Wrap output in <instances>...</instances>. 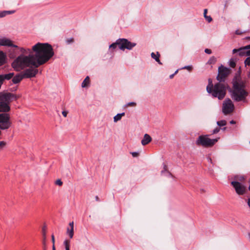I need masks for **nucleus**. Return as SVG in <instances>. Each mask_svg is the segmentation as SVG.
<instances>
[{
  "label": "nucleus",
  "mask_w": 250,
  "mask_h": 250,
  "mask_svg": "<svg viewBox=\"0 0 250 250\" xmlns=\"http://www.w3.org/2000/svg\"><path fill=\"white\" fill-rule=\"evenodd\" d=\"M21 97V95H17L9 92H0V101L9 104L14 100H16Z\"/></svg>",
  "instance_id": "nucleus-7"
},
{
  "label": "nucleus",
  "mask_w": 250,
  "mask_h": 250,
  "mask_svg": "<svg viewBox=\"0 0 250 250\" xmlns=\"http://www.w3.org/2000/svg\"><path fill=\"white\" fill-rule=\"evenodd\" d=\"M65 250H69V248H66Z\"/></svg>",
  "instance_id": "nucleus-57"
},
{
  "label": "nucleus",
  "mask_w": 250,
  "mask_h": 250,
  "mask_svg": "<svg viewBox=\"0 0 250 250\" xmlns=\"http://www.w3.org/2000/svg\"><path fill=\"white\" fill-rule=\"evenodd\" d=\"M136 45V43L131 42L126 39H119L115 42L109 45V49L114 50L118 45L119 49L122 50H124L125 49L131 50Z\"/></svg>",
  "instance_id": "nucleus-4"
},
{
  "label": "nucleus",
  "mask_w": 250,
  "mask_h": 250,
  "mask_svg": "<svg viewBox=\"0 0 250 250\" xmlns=\"http://www.w3.org/2000/svg\"><path fill=\"white\" fill-rule=\"evenodd\" d=\"M234 109V104L229 99H226L223 104L222 111L224 114L227 115L232 112Z\"/></svg>",
  "instance_id": "nucleus-9"
},
{
  "label": "nucleus",
  "mask_w": 250,
  "mask_h": 250,
  "mask_svg": "<svg viewBox=\"0 0 250 250\" xmlns=\"http://www.w3.org/2000/svg\"><path fill=\"white\" fill-rule=\"evenodd\" d=\"M205 52L208 54H210L211 53V50L209 49H205Z\"/></svg>",
  "instance_id": "nucleus-39"
},
{
  "label": "nucleus",
  "mask_w": 250,
  "mask_h": 250,
  "mask_svg": "<svg viewBox=\"0 0 250 250\" xmlns=\"http://www.w3.org/2000/svg\"><path fill=\"white\" fill-rule=\"evenodd\" d=\"M246 52L245 49H244V47H240L238 49H234L232 50V52L233 54L236 53H238V54L240 56H247Z\"/></svg>",
  "instance_id": "nucleus-14"
},
{
  "label": "nucleus",
  "mask_w": 250,
  "mask_h": 250,
  "mask_svg": "<svg viewBox=\"0 0 250 250\" xmlns=\"http://www.w3.org/2000/svg\"><path fill=\"white\" fill-rule=\"evenodd\" d=\"M228 84L225 83L218 82L213 85L210 79H208V84L207 86V91L213 97L217 98L221 100L223 99L226 94Z\"/></svg>",
  "instance_id": "nucleus-3"
},
{
  "label": "nucleus",
  "mask_w": 250,
  "mask_h": 250,
  "mask_svg": "<svg viewBox=\"0 0 250 250\" xmlns=\"http://www.w3.org/2000/svg\"><path fill=\"white\" fill-rule=\"evenodd\" d=\"M248 77H250V72H249V74H248Z\"/></svg>",
  "instance_id": "nucleus-56"
},
{
  "label": "nucleus",
  "mask_w": 250,
  "mask_h": 250,
  "mask_svg": "<svg viewBox=\"0 0 250 250\" xmlns=\"http://www.w3.org/2000/svg\"><path fill=\"white\" fill-rule=\"evenodd\" d=\"M220 130V128L219 127H216L214 129L212 130V134H216L219 132Z\"/></svg>",
  "instance_id": "nucleus-30"
},
{
  "label": "nucleus",
  "mask_w": 250,
  "mask_h": 250,
  "mask_svg": "<svg viewBox=\"0 0 250 250\" xmlns=\"http://www.w3.org/2000/svg\"><path fill=\"white\" fill-rule=\"evenodd\" d=\"M163 165H164V170H163L161 171L162 174H163L164 172V171H166L167 170V166L165 164H163Z\"/></svg>",
  "instance_id": "nucleus-41"
},
{
  "label": "nucleus",
  "mask_w": 250,
  "mask_h": 250,
  "mask_svg": "<svg viewBox=\"0 0 250 250\" xmlns=\"http://www.w3.org/2000/svg\"><path fill=\"white\" fill-rule=\"evenodd\" d=\"M67 114L68 112L67 111H63L62 112V114L64 117H66L67 116Z\"/></svg>",
  "instance_id": "nucleus-42"
},
{
  "label": "nucleus",
  "mask_w": 250,
  "mask_h": 250,
  "mask_svg": "<svg viewBox=\"0 0 250 250\" xmlns=\"http://www.w3.org/2000/svg\"><path fill=\"white\" fill-rule=\"evenodd\" d=\"M52 250H56L55 246L54 245H52Z\"/></svg>",
  "instance_id": "nucleus-54"
},
{
  "label": "nucleus",
  "mask_w": 250,
  "mask_h": 250,
  "mask_svg": "<svg viewBox=\"0 0 250 250\" xmlns=\"http://www.w3.org/2000/svg\"><path fill=\"white\" fill-rule=\"evenodd\" d=\"M32 50L34 54H21L13 62L11 65L15 70L19 71L30 66L38 67L48 62L54 54L52 46L48 43L38 42L32 46Z\"/></svg>",
  "instance_id": "nucleus-1"
},
{
  "label": "nucleus",
  "mask_w": 250,
  "mask_h": 250,
  "mask_svg": "<svg viewBox=\"0 0 250 250\" xmlns=\"http://www.w3.org/2000/svg\"><path fill=\"white\" fill-rule=\"evenodd\" d=\"M156 59H156V60H155V61H156L157 62H158V63H159V64H162V62H160V59H159V57H157Z\"/></svg>",
  "instance_id": "nucleus-46"
},
{
  "label": "nucleus",
  "mask_w": 250,
  "mask_h": 250,
  "mask_svg": "<svg viewBox=\"0 0 250 250\" xmlns=\"http://www.w3.org/2000/svg\"><path fill=\"white\" fill-rule=\"evenodd\" d=\"M10 107L8 103L0 101V112H3V113H6L9 111Z\"/></svg>",
  "instance_id": "nucleus-13"
},
{
  "label": "nucleus",
  "mask_w": 250,
  "mask_h": 250,
  "mask_svg": "<svg viewBox=\"0 0 250 250\" xmlns=\"http://www.w3.org/2000/svg\"><path fill=\"white\" fill-rule=\"evenodd\" d=\"M5 54L2 51H0V66L3 65L5 62Z\"/></svg>",
  "instance_id": "nucleus-17"
},
{
  "label": "nucleus",
  "mask_w": 250,
  "mask_h": 250,
  "mask_svg": "<svg viewBox=\"0 0 250 250\" xmlns=\"http://www.w3.org/2000/svg\"><path fill=\"white\" fill-rule=\"evenodd\" d=\"M168 172V173L169 175H171V173H169V172Z\"/></svg>",
  "instance_id": "nucleus-62"
},
{
  "label": "nucleus",
  "mask_w": 250,
  "mask_h": 250,
  "mask_svg": "<svg viewBox=\"0 0 250 250\" xmlns=\"http://www.w3.org/2000/svg\"><path fill=\"white\" fill-rule=\"evenodd\" d=\"M205 18L206 19V20L208 22H210L212 21V19L211 18V17L210 16H205Z\"/></svg>",
  "instance_id": "nucleus-35"
},
{
  "label": "nucleus",
  "mask_w": 250,
  "mask_h": 250,
  "mask_svg": "<svg viewBox=\"0 0 250 250\" xmlns=\"http://www.w3.org/2000/svg\"><path fill=\"white\" fill-rule=\"evenodd\" d=\"M215 59L214 58V57H212V58H211V59H210L209 61H210V62H211V61H212V60L215 61Z\"/></svg>",
  "instance_id": "nucleus-51"
},
{
  "label": "nucleus",
  "mask_w": 250,
  "mask_h": 250,
  "mask_svg": "<svg viewBox=\"0 0 250 250\" xmlns=\"http://www.w3.org/2000/svg\"><path fill=\"white\" fill-rule=\"evenodd\" d=\"M244 64L246 67L250 66V57H247L244 61Z\"/></svg>",
  "instance_id": "nucleus-27"
},
{
  "label": "nucleus",
  "mask_w": 250,
  "mask_h": 250,
  "mask_svg": "<svg viewBox=\"0 0 250 250\" xmlns=\"http://www.w3.org/2000/svg\"><path fill=\"white\" fill-rule=\"evenodd\" d=\"M248 204L249 207L250 208V198H249L248 200Z\"/></svg>",
  "instance_id": "nucleus-50"
},
{
  "label": "nucleus",
  "mask_w": 250,
  "mask_h": 250,
  "mask_svg": "<svg viewBox=\"0 0 250 250\" xmlns=\"http://www.w3.org/2000/svg\"><path fill=\"white\" fill-rule=\"evenodd\" d=\"M229 66L230 67H231L232 68H234L235 67L236 62H235V61L233 59H231L229 60Z\"/></svg>",
  "instance_id": "nucleus-26"
},
{
  "label": "nucleus",
  "mask_w": 250,
  "mask_h": 250,
  "mask_svg": "<svg viewBox=\"0 0 250 250\" xmlns=\"http://www.w3.org/2000/svg\"><path fill=\"white\" fill-rule=\"evenodd\" d=\"M183 69H187V70H188L189 71H190L192 69V66L190 65L185 66L183 68Z\"/></svg>",
  "instance_id": "nucleus-36"
},
{
  "label": "nucleus",
  "mask_w": 250,
  "mask_h": 250,
  "mask_svg": "<svg viewBox=\"0 0 250 250\" xmlns=\"http://www.w3.org/2000/svg\"><path fill=\"white\" fill-rule=\"evenodd\" d=\"M178 72V70H177L175 72H174V75L176 74Z\"/></svg>",
  "instance_id": "nucleus-55"
},
{
  "label": "nucleus",
  "mask_w": 250,
  "mask_h": 250,
  "mask_svg": "<svg viewBox=\"0 0 250 250\" xmlns=\"http://www.w3.org/2000/svg\"><path fill=\"white\" fill-rule=\"evenodd\" d=\"M233 89L231 91V98L236 102L242 101L245 100L248 93L245 89L246 81L240 78H235L233 80Z\"/></svg>",
  "instance_id": "nucleus-2"
},
{
  "label": "nucleus",
  "mask_w": 250,
  "mask_h": 250,
  "mask_svg": "<svg viewBox=\"0 0 250 250\" xmlns=\"http://www.w3.org/2000/svg\"><path fill=\"white\" fill-rule=\"evenodd\" d=\"M246 39H250V37H247Z\"/></svg>",
  "instance_id": "nucleus-58"
},
{
  "label": "nucleus",
  "mask_w": 250,
  "mask_h": 250,
  "mask_svg": "<svg viewBox=\"0 0 250 250\" xmlns=\"http://www.w3.org/2000/svg\"><path fill=\"white\" fill-rule=\"evenodd\" d=\"M227 124V122L225 120H221L220 121L217 122V125L219 126H225Z\"/></svg>",
  "instance_id": "nucleus-24"
},
{
  "label": "nucleus",
  "mask_w": 250,
  "mask_h": 250,
  "mask_svg": "<svg viewBox=\"0 0 250 250\" xmlns=\"http://www.w3.org/2000/svg\"><path fill=\"white\" fill-rule=\"evenodd\" d=\"M136 105V104L135 103V102H129V103H128L125 106H134Z\"/></svg>",
  "instance_id": "nucleus-32"
},
{
  "label": "nucleus",
  "mask_w": 250,
  "mask_h": 250,
  "mask_svg": "<svg viewBox=\"0 0 250 250\" xmlns=\"http://www.w3.org/2000/svg\"><path fill=\"white\" fill-rule=\"evenodd\" d=\"M43 239L42 240V244L43 245V250H46V236H45V232H43Z\"/></svg>",
  "instance_id": "nucleus-25"
},
{
  "label": "nucleus",
  "mask_w": 250,
  "mask_h": 250,
  "mask_svg": "<svg viewBox=\"0 0 250 250\" xmlns=\"http://www.w3.org/2000/svg\"><path fill=\"white\" fill-rule=\"evenodd\" d=\"M230 124H235V122L233 120H231L230 122Z\"/></svg>",
  "instance_id": "nucleus-49"
},
{
  "label": "nucleus",
  "mask_w": 250,
  "mask_h": 250,
  "mask_svg": "<svg viewBox=\"0 0 250 250\" xmlns=\"http://www.w3.org/2000/svg\"><path fill=\"white\" fill-rule=\"evenodd\" d=\"M20 51L21 52L22 54H23V55H25V54H27L28 53H29V54H32L31 53H32V50H31L29 48L25 49L24 48L21 47V48H20Z\"/></svg>",
  "instance_id": "nucleus-22"
},
{
  "label": "nucleus",
  "mask_w": 250,
  "mask_h": 250,
  "mask_svg": "<svg viewBox=\"0 0 250 250\" xmlns=\"http://www.w3.org/2000/svg\"><path fill=\"white\" fill-rule=\"evenodd\" d=\"M244 49H246V50H250V44L249 45H247L246 46H244Z\"/></svg>",
  "instance_id": "nucleus-43"
},
{
  "label": "nucleus",
  "mask_w": 250,
  "mask_h": 250,
  "mask_svg": "<svg viewBox=\"0 0 250 250\" xmlns=\"http://www.w3.org/2000/svg\"><path fill=\"white\" fill-rule=\"evenodd\" d=\"M131 153L133 157H137L139 155V153L137 152H132Z\"/></svg>",
  "instance_id": "nucleus-38"
},
{
  "label": "nucleus",
  "mask_w": 250,
  "mask_h": 250,
  "mask_svg": "<svg viewBox=\"0 0 250 250\" xmlns=\"http://www.w3.org/2000/svg\"><path fill=\"white\" fill-rule=\"evenodd\" d=\"M226 127H224L222 129H223V130H225V129H226Z\"/></svg>",
  "instance_id": "nucleus-59"
},
{
  "label": "nucleus",
  "mask_w": 250,
  "mask_h": 250,
  "mask_svg": "<svg viewBox=\"0 0 250 250\" xmlns=\"http://www.w3.org/2000/svg\"><path fill=\"white\" fill-rule=\"evenodd\" d=\"M152 140L150 136L147 134L144 135V138L141 141V144L143 146H146L150 143Z\"/></svg>",
  "instance_id": "nucleus-15"
},
{
  "label": "nucleus",
  "mask_w": 250,
  "mask_h": 250,
  "mask_svg": "<svg viewBox=\"0 0 250 250\" xmlns=\"http://www.w3.org/2000/svg\"><path fill=\"white\" fill-rule=\"evenodd\" d=\"M69 225L70 226V228L74 229V222H70L69 224Z\"/></svg>",
  "instance_id": "nucleus-44"
},
{
  "label": "nucleus",
  "mask_w": 250,
  "mask_h": 250,
  "mask_svg": "<svg viewBox=\"0 0 250 250\" xmlns=\"http://www.w3.org/2000/svg\"><path fill=\"white\" fill-rule=\"evenodd\" d=\"M95 199H96V201H99V197H98V196H96L95 197Z\"/></svg>",
  "instance_id": "nucleus-53"
},
{
  "label": "nucleus",
  "mask_w": 250,
  "mask_h": 250,
  "mask_svg": "<svg viewBox=\"0 0 250 250\" xmlns=\"http://www.w3.org/2000/svg\"><path fill=\"white\" fill-rule=\"evenodd\" d=\"M246 55L247 56L250 57V49L249 50H247Z\"/></svg>",
  "instance_id": "nucleus-47"
},
{
  "label": "nucleus",
  "mask_w": 250,
  "mask_h": 250,
  "mask_svg": "<svg viewBox=\"0 0 250 250\" xmlns=\"http://www.w3.org/2000/svg\"><path fill=\"white\" fill-rule=\"evenodd\" d=\"M55 184L57 185L61 186L62 185V182L60 179H58L56 181Z\"/></svg>",
  "instance_id": "nucleus-34"
},
{
  "label": "nucleus",
  "mask_w": 250,
  "mask_h": 250,
  "mask_svg": "<svg viewBox=\"0 0 250 250\" xmlns=\"http://www.w3.org/2000/svg\"><path fill=\"white\" fill-rule=\"evenodd\" d=\"M65 42L67 44H70L74 42V39L73 38H68L65 40Z\"/></svg>",
  "instance_id": "nucleus-28"
},
{
  "label": "nucleus",
  "mask_w": 250,
  "mask_h": 250,
  "mask_svg": "<svg viewBox=\"0 0 250 250\" xmlns=\"http://www.w3.org/2000/svg\"><path fill=\"white\" fill-rule=\"evenodd\" d=\"M63 244L65 246V248H69V241L68 240H65L64 241Z\"/></svg>",
  "instance_id": "nucleus-33"
},
{
  "label": "nucleus",
  "mask_w": 250,
  "mask_h": 250,
  "mask_svg": "<svg viewBox=\"0 0 250 250\" xmlns=\"http://www.w3.org/2000/svg\"><path fill=\"white\" fill-rule=\"evenodd\" d=\"M15 12V10L3 11L0 12V18H3L8 14H12Z\"/></svg>",
  "instance_id": "nucleus-18"
},
{
  "label": "nucleus",
  "mask_w": 250,
  "mask_h": 250,
  "mask_svg": "<svg viewBox=\"0 0 250 250\" xmlns=\"http://www.w3.org/2000/svg\"><path fill=\"white\" fill-rule=\"evenodd\" d=\"M208 159H209V160L210 161H211V159H210V158H208Z\"/></svg>",
  "instance_id": "nucleus-61"
},
{
  "label": "nucleus",
  "mask_w": 250,
  "mask_h": 250,
  "mask_svg": "<svg viewBox=\"0 0 250 250\" xmlns=\"http://www.w3.org/2000/svg\"><path fill=\"white\" fill-rule=\"evenodd\" d=\"M12 125L10 121V116L8 113L0 114V129L1 130H7Z\"/></svg>",
  "instance_id": "nucleus-6"
},
{
  "label": "nucleus",
  "mask_w": 250,
  "mask_h": 250,
  "mask_svg": "<svg viewBox=\"0 0 250 250\" xmlns=\"http://www.w3.org/2000/svg\"><path fill=\"white\" fill-rule=\"evenodd\" d=\"M51 240H52V242L53 243V245H54V246H55V237H54V235L53 234H52L51 235Z\"/></svg>",
  "instance_id": "nucleus-40"
},
{
  "label": "nucleus",
  "mask_w": 250,
  "mask_h": 250,
  "mask_svg": "<svg viewBox=\"0 0 250 250\" xmlns=\"http://www.w3.org/2000/svg\"><path fill=\"white\" fill-rule=\"evenodd\" d=\"M174 76V74H172L170 75L169 76L170 79H172L173 77Z\"/></svg>",
  "instance_id": "nucleus-52"
},
{
  "label": "nucleus",
  "mask_w": 250,
  "mask_h": 250,
  "mask_svg": "<svg viewBox=\"0 0 250 250\" xmlns=\"http://www.w3.org/2000/svg\"><path fill=\"white\" fill-rule=\"evenodd\" d=\"M231 185L234 188L236 192L238 195H243L245 193L246 188L244 185L237 181H232Z\"/></svg>",
  "instance_id": "nucleus-10"
},
{
  "label": "nucleus",
  "mask_w": 250,
  "mask_h": 250,
  "mask_svg": "<svg viewBox=\"0 0 250 250\" xmlns=\"http://www.w3.org/2000/svg\"><path fill=\"white\" fill-rule=\"evenodd\" d=\"M1 75L3 79V81L5 80H9L14 76V73H9L8 74Z\"/></svg>",
  "instance_id": "nucleus-21"
},
{
  "label": "nucleus",
  "mask_w": 250,
  "mask_h": 250,
  "mask_svg": "<svg viewBox=\"0 0 250 250\" xmlns=\"http://www.w3.org/2000/svg\"><path fill=\"white\" fill-rule=\"evenodd\" d=\"M207 9H204V17H205V16H207Z\"/></svg>",
  "instance_id": "nucleus-48"
},
{
  "label": "nucleus",
  "mask_w": 250,
  "mask_h": 250,
  "mask_svg": "<svg viewBox=\"0 0 250 250\" xmlns=\"http://www.w3.org/2000/svg\"><path fill=\"white\" fill-rule=\"evenodd\" d=\"M156 59H156V60H155V61H156L157 62H158V63H159V64H162V62H160V59H159V57H157Z\"/></svg>",
  "instance_id": "nucleus-45"
},
{
  "label": "nucleus",
  "mask_w": 250,
  "mask_h": 250,
  "mask_svg": "<svg viewBox=\"0 0 250 250\" xmlns=\"http://www.w3.org/2000/svg\"><path fill=\"white\" fill-rule=\"evenodd\" d=\"M90 83V80L89 77L88 76H87L85 79L83 80L82 83V87H86L88 86Z\"/></svg>",
  "instance_id": "nucleus-20"
},
{
  "label": "nucleus",
  "mask_w": 250,
  "mask_h": 250,
  "mask_svg": "<svg viewBox=\"0 0 250 250\" xmlns=\"http://www.w3.org/2000/svg\"><path fill=\"white\" fill-rule=\"evenodd\" d=\"M245 32H243L242 31H240V30H236L235 31V34H237V35H241L243 33H245Z\"/></svg>",
  "instance_id": "nucleus-37"
},
{
  "label": "nucleus",
  "mask_w": 250,
  "mask_h": 250,
  "mask_svg": "<svg viewBox=\"0 0 250 250\" xmlns=\"http://www.w3.org/2000/svg\"><path fill=\"white\" fill-rule=\"evenodd\" d=\"M23 79H24L22 73L16 75L12 79V82L16 84L20 83Z\"/></svg>",
  "instance_id": "nucleus-16"
},
{
  "label": "nucleus",
  "mask_w": 250,
  "mask_h": 250,
  "mask_svg": "<svg viewBox=\"0 0 250 250\" xmlns=\"http://www.w3.org/2000/svg\"><path fill=\"white\" fill-rule=\"evenodd\" d=\"M0 46L12 47L17 48H18V46L17 45L13 44V42L10 39L6 37H2L0 38Z\"/></svg>",
  "instance_id": "nucleus-12"
},
{
  "label": "nucleus",
  "mask_w": 250,
  "mask_h": 250,
  "mask_svg": "<svg viewBox=\"0 0 250 250\" xmlns=\"http://www.w3.org/2000/svg\"><path fill=\"white\" fill-rule=\"evenodd\" d=\"M6 143L4 141L0 142V150H1L5 146Z\"/></svg>",
  "instance_id": "nucleus-31"
},
{
  "label": "nucleus",
  "mask_w": 250,
  "mask_h": 250,
  "mask_svg": "<svg viewBox=\"0 0 250 250\" xmlns=\"http://www.w3.org/2000/svg\"><path fill=\"white\" fill-rule=\"evenodd\" d=\"M229 73V69L221 66L218 68V74L217 76V80L220 83H225L226 77Z\"/></svg>",
  "instance_id": "nucleus-8"
},
{
  "label": "nucleus",
  "mask_w": 250,
  "mask_h": 250,
  "mask_svg": "<svg viewBox=\"0 0 250 250\" xmlns=\"http://www.w3.org/2000/svg\"><path fill=\"white\" fill-rule=\"evenodd\" d=\"M66 233L68 235L70 238H72L74 235V229L68 228L67 229Z\"/></svg>",
  "instance_id": "nucleus-23"
},
{
  "label": "nucleus",
  "mask_w": 250,
  "mask_h": 250,
  "mask_svg": "<svg viewBox=\"0 0 250 250\" xmlns=\"http://www.w3.org/2000/svg\"><path fill=\"white\" fill-rule=\"evenodd\" d=\"M217 141L218 139H211L208 138V135H200L197 139L196 144L207 147L213 146Z\"/></svg>",
  "instance_id": "nucleus-5"
},
{
  "label": "nucleus",
  "mask_w": 250,
  "mask_h": 250,
  "mask_svg": "<svg viewBox=\"0 0 250 250\" xmlns=\"http://www.w3.org/2000/svg\"><path fill=\"white\" fill-rule=\"evenodd\" d=\"M37 67L29 68L23 70L21 73L24 78H31L35 77L38 73Z\"/></svg>",
  "instance_id": "nucleus-11"
},
{
  "label": "nucleus",
  "mask_w": 250,
  "mask_h": 250,
  "mask_svg": "<svg viewBox=\"0 0 250 250\" xmlns=\"http://www.w3.org/2000/svg\"><path fill=\"white\" fill-rule=\"evenodd\" d=\"M125 112H123V113H121L117 114L113 118L114 122L116 123L118 121L121 120L122 117L123 116H125Z\"/></svg>",
  "instance_id": "nucleus-19"
},
{
  "label": "nucleus",
  "mask_w": 250,
  "mask_h": 250,
  "mask_svg": "<svg viewBox=\"0 0 250 250\" xmlns=\"http://www.w3.org/2000/svg\"><path fill=\"white\" fill-rule=\"evenodd\" d=\"M249 190H250V185L249 186Z\"/></svg>",
  "instance_id": "nucleus-60"
},
{
  "label": "nucleus",
  "mask_w": 250,
  "mask_h": 250,
  "mask_svg": "<svg viewBox=\"0 0 250 250\" xmlns=\"http://www.w3.org/2000/svg\"><path fill=\"white\" fill-rule=\"evenodd\" d=\"M151 57L154 59L155 60H156V58L157 57H160V54L158 52H157V54H155L154 53L152 52L151 54Z\"/></svg>",
  "instance_id": "nucleus-29"
}]
</instances>
